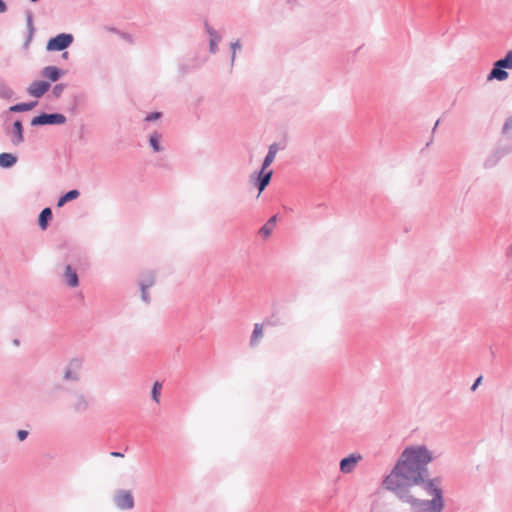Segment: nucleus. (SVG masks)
<instances>
[{"instance_id": "1", "label": "nucleus", "mask_w": 512, "mask_h": 512, "mask_svg": "<svg viewBox=\"0 0 512 512\" xmlns=\"http://www.w3.org/2000/svg\"><path fill=\"white\" fill-rule=\"evenodd\" d=\"M435 459L426 445L406 447L391 472L383 479L382 486L412 512H442L445 507L443 478L431 477L428 465Z\"/></svg>"}, {"instance_id": "2", "label": "nucleus", "mask_w": 512, "mask_h": 512, "mask_svg": "<svg viewBox=\"0 0 512 512\" xmlns=\"http://www.w3.org/2000/svg\"><path fill=\"white\" fill-rule=\"evenodd\" d=\"M67 121L65 115L61 113H46L42 112L31 120V126H44V125H63Z\"/></svg>"}, {"instance_id": "3", "label": "nucleus", "mask_w": 512, "mask_h": 512, "mask_svg": "<svg viewBox=\"0 0 512 512\" xmlns=\"http://www.w3.org/2000/svg\"><path fill=\"white\" fill-rule=\"evenodd\" d=\"M74 37L70 33H60L47 42V51H64L73 43Z\"/></svg>"}, {"instance_id": "4", "label": "nucleus", "mask_w": 512, "mask_h": 512, "mask_svg": "<svg viewBox=\"0 0 512 512\" xmlns=\"http://www.w3.org/2000/svg\"><path fill=\"white\" fill-rule=\"evenodd\" d=\"M115 506L120 510H131L134 508L135 502L132 493L128 490L119 489L115 491L113 496Z\"/></svg>"}, {"instance_id": "5", "label": "nucleus", "mask_w": 512, "mask_h": 512, "mask_svg": "<svg viewBox=\"0 0 512 512\" xmlns=\"http://www.w3.org/2000/svg\"><path fill=\"white\" fill-rule=\"evenodd\" d=\"M82 368V360L79 358H73L67 364L63 378L66 381L77 382L80 379V371Z\"/></svg>"}, {"instance_id": "6", "label": "nucleus", "mask_w": 512, "mask_h": 512, "mask_svg": "<svg viewBox=\"0 0 512 512\" xmlns=\"http://www.w3.org/2000/svg\"><path fill=\"white\" fill-rule=\"evenodd\" d=\"M255 175V178L253 176L251 177V181L253 182V185L258 189V193L260 194L269 185L273 176V170H266L261 168L258 172L255 173Z\"/></svg>"}, {"instance_id": "7", "label": "nucleus", "mask_w": 512, "mask_h": 512, "mask_svg": "<svg viewBox=\"0 0 512 512\" xmlns=\"http://www.w3.org/2000/svg\"><path fill=\"white\" fill-rule=\"evenodd\" d=\"M5 132L10 135V141L14 146H19L24 141V128L21 120H15L11 129L5 127Z\"/></svg>"}, {"instance_id": "8", "label": "nucleus", "mask_w": 512, "mask_h": 512, "mask_svg": "<svg viewBox=\"0 0 512 512\" xmlns=\"http://www.w3.org/2000/svg\"><path fill=\"white\" fill-rule=\"evenodd\" d=\"M206 59H200L198 57L186 58L179 62L178 67L181 75H186L198 68H200Z\"/></svg>"}, {"instance_id": "9", "label": "nucleus", "mask_w": 512, "mask_h": 512, "mask_svg": "<svg viewBox=\"0 0 512 512\" xmlns=\"http://www.w3.org/2000/svg\"><path fill=\"white\" fill-rule=\"evenodd\" d=\"M204 29L209 35V52L211 54H216L219 50L218 43L221 41L222 36L208 22L204 23Z\"/></svg>"}, {"instance_id": "10", "label": "nucleus", "mask_w": 512, "mask_h": 512, "mask_svg": "<svg viewBox=\"0 0 512 512\" xmlns=\"http://www.w3.org/2000/svg\"><path fill=\"white\" fill-rule=\"evenodd\" d=\"M508 76L509 74L506 71V67L503 66L499 60H497L496 62H494L493 67L487 76V80L504 81L508 78Z\"/></svg>"}, {"instance_id": "11", "label": "nucleus", "mask_w": 512, "mask_h": 512, "mask_svg": "<svg viewBox=\"0 0 512 512\" xmlns=\"http://www.w3.org/2000/svg\"><path fill=\"white\" fill-rule=\"evenodd\" d=\"M50 86V83L47 81H34L30 84L27 91L31 96L40 98L49 90Z\"/></svg>"}, {"instance_id": "12", "label": "nucleus", "mask_w": 512, "mask_h": 512, "mask_svg": "<svg viewBox=\"0 0 512 512\" xmlns=\"http://www.w3.org/2000/svg\"><path fill=\"white\" fill-rule=\"evenodd\" d=\"M264 325H275L270 319H266L263 323L254 324V329L250 338V346L255 347L258 345L260 339L263 336Z\"/></svg>"}, {"instance_id": "13", "label": "nucleus", "mask_w": 512, "mask_h": 512, "mask_svg": "<svg viewBox=\"0 0 512 512\" xmlns=\"http://www.w3.org/2000/svg\"><path fill=\"white\" fill-rule=\"evenodd\" d=\"M63 280L67 286L75 288L79 285V277L77 270L70 264L66 265Z\"/></svg>"}, {"instance_id": "14", "label": "nucleus", "mask_w": 512, "mask_h": 512, "mask_svg": "<svg viewBox=\"0 0 512 512\" xmlns=\"http://www.w3.org/2000/svg\"><path fill=\"white\" fill-rule=\"evenodd\" d=\"M508 153V151L497 149L488 155L483 163L484 168L490 169L495 167L499 161Z\"/></svg>"}, {"instance_id": "15", "label": "nucleus", "mask_w": 512, "mask_h": 512, "mask_svg": "<svg viewBox=\"0 0 512 512\" xmlns=\"http://www.w3.org/2000/svg\"><path fill=\"white\" fill-rule=\"evenodd\" d=\"M64 73V70L52 65L44 67L41 72L43 77L48 78L52 82L58 81Z\"/></svg>"}, {"instance_id": "16", "label": "nucleus", "mask_w": 512, "mask_h": 512, "mask_svg": "<svg viewBox=\"0 0 512 512\" xmlns=\"http://www.w3.org/2000/svg\"><path fill=\"white\" fill-rule=\"evenodd\" d=\"M282 147L280 146L279 143L277 142H274L272 143L269 148H268V152L262 162V165H261V168L262 169H266L268 170V167L272 164V162L274 161L275 157H276V154L279 150H281Z\"/></svg>"}, {"instance_id": "17", "label": "nucleus", "mask_w": 512, "mask_h": 512, "mask_svg": "<svg viewBox=\"0 0 512 512\" xmlns=\"http://www.w3.org/2000/svg\"><path fill=\"white\" fill-rule=\"evenodd\" d=\"M162 134L158 131H153L148 136V142L153 152L159 153L164 150V147L161 144Z\"/></svg>"}, {"instance_id": "18", "label": "nucleus", "mask_w": 512, "mask_h": 512, "mask_svg": "<svg viewBox=\"0 0 512 512\" xmlns=\"http://www.w3.org/2000/svg\"><path fill=\"white\" fill-rule=\"evenodd\" d=\"M53 213L50 207L44 208L38 216V225L42 230L47 229L50 221L52 220Z\"/></svg>"}, {"instance_id": "19", "label": "nucleus", "mask_w": 512, "mask_h": 512, "mask_svg": "<svg viewBox=\"0 0 512 512\" xmlns=\"http://www.w3.org/2000/svg\"><path fill=\"white\" fill-rule=\"evenodd\" d=\"M17 156L12 153H1L0 154V167L8 169L13 167L17 163Z\"/></svg>"}, {"instance_id": "20", "label": "nucleus", "mask_w": 512, "mask_h": 512, "mask_svg": "<svg viewBox=\"0 0 512 512\" xmlns=\"http://www.w3.org/2000/svg\"><path fill=\"white\" fill-rule=\"evenodd\" d=\"M37 104V101L21 102L10 106L8 111L15 113L26 112L32 110Z\"/></svg>"}, {"instance_id": "21", "label": "nucleus", "mask_w": 512, "mask_h": 512, "mask_svg": "<svg viewBox=\"0 0 512 512\" xmlns=\"http://www.w3.org/2000/svg\"><path fill=\"white\" fill-rule=\"evenodd\" d=\"M277 222V215H273L269 218V220L259 229V235L264 238H267L271 235L272 230Z\"/></svg>"}, {"instance_id": "22", "label": "nucleus", "mask_w": 512, "mask_h": 512, "mask_svg": "<svg viewBox=\"0 0 512 512\" xmlns=\"http://www.w3.org/2000/svg\"><path fill=\"white\" fill-rule=\"evenodd\" d=\"M80 195L79 191L77 189L69 190L68 192L64 193L62 196L59 197L57 201V206L62 207L67 202L75 200Z\"/></svg>"}, {"instance_id": "23", "label": "nucleus", "mask_w": 512, "mask_h": 512, "mask_svg": "<svg viewBox=\"0 0 512 512\" xmlns=\"http://www.w3.org/2000/svg\"><path fill=\"white\" fill-rule=\"evenodd\" d=\"M155 284V274L153 271H148L143 274H141L138 285L142 286L145 285V287L151 288Z\"/></svg>"}, {"instance_id": "24", "label": "nucleus", "mask_w": 512, "mask_h": 512, "mask_svg": "<svg viewBox=\"0 0 512 512\" xmlns=\"http://www.w3.org/2000/svg\"><path fill=\"white\" fill-rule=\"evenodd\" d=\"M88 406L89 402L83 394H79L76 396V401L73 404V409L75 410V412L82 413L87 410Z\"/></svg>"}, {"instance_id": "25", "label": "nucleus", "mask_w": 512, "mask_h": 512, "mask_svg": "<svg viewBox=\"0 0 512 512\" xmlns=\"http://www.w3.org/2000/svg\"><path fill=\"white\" fill-rule=\"evenodd\" d=\"M340 470L343 473H351L352 472V453L344 457L340 462Z\"/></svg>"}, {"instance_id": "26", "label": "nucleus", "mask_w": 512, "mask_h": 512, "mask_svg": "<svg viewBox=\"0 0 512 512\" xmlns=\"http://www.w3.org/2000/svg\"><path fill=\"white\" fill-rule=\"evenodd\" d=\"M241 48H242V44H241L240 40H236L230 44V49H231L230 66H231V68L234 66V62L236 59V53H237V51H240Z\"/></svg>"}, {"instance_id": "27", "label": "nucleus", "mask_w": 512, "mask_h": 512, "mask_svg": "<svg viewBox=\"0 0 512 512\" xmlns=\"http://www.w3.org/2000/svg\"><path fill=\"white\" fill-rule=\"evenodd\" d=\"M13 90L6 84L5 81L0 80V97L9 99L13 96Z\"/></svg>"}, {"instance_id": "28", "label": "nucleus", "mask_w": 512, "mask_h": 512, "mask_svg": "<svg viewBox=\"0 0 512 512\" xmlns=\"http://www.w3.org/2000/svg\"><path fill=\"white\" fill-rule=\"evenodd\" d=\"M161 390H162V384L159 381L154 382L152 389H151V398L156 403L160 402Z\"/></svg>"}, {"instance_id": "29", "label": "nucleus", "mask_w": 512, "mask_h": 512, "mask_svg": "<svg viewBox=\"0 0 512 512\" xmlns=\"http://www.w3.org/2000/svg\"><path fill=\"white\" fill-rule=\"evenodd\" d=\"M26 22H27V29L29 33V38H31L34 34V25H33V14L31 11L26 12Z\"/></svg>"}, {"instance_id": "30", "label": "nucleus", "mask_w": 512, "mask_h": 512, "mask_svg": "<svg viewBox=\"0 0 512 512\" xmlns=\"http://www.w3.org/2000/svg\"><path fill=\"white\" fill-rule=\"evenodd\" d=\"M499 61L506 67V69L512 70V50L508 51L503 58L499 59Z\"/></svg>"}, {"instance_id": "31", "label": "nucleus", "mask_w": 512, "mask_h": 512, "mask_svg": "<svg viewBox=\"0 0 512 512\" xmlns=\"http://www.w3.org/2000/svg\"><path fill=\"white\" fill-rule=\"evenodd\" d=\"M139 288H140V292H141L142 301L147 305L150 304L151 298H150V294L148 292L149 288L145 287V285L139 286Z\"/></svg>"}, {"instance_id": "32", "label": "nucleus", "mask_w": 512, "mask_h": 512, "mask_svg": "<svg viewBox=\"0 0 512 512\" xmlns=\"http://www.w3.org/2000/svg\"><path fill=\"white\" fill-rule=\"evenodd\" d=\"M65 88H66V85L64 83L54 85V87L52 89L53 96L56 98L60 97Z\"/></svg>"}, {"instance_id": "33", "label": "nucleus", "mask_w": 512, "mask_h": 512, "mask_svg": "<svg viewBox=\"0 0 512 512\" xmlns=\"http://www.w3.org/2000/svg\"><path fill=\"white\" fill-rule=\"evenodd\" d=\"M162 117V113L161 112H158V111H154V112H150L147 114V116L145 117V121L146 122H153V121H156L158 119H160Z\"/></svg>"}, {"instance_id": "34", "label": "nucleus", "mask_w": 512, "mask_h": 512, "mask_svg": "<svg viewBox=\"0 0 512 512\" xmlns=\"http://www.w3.org/2000/svg\"><path fill=\"white\" fill-rule=\"evenodd\" d=\"M512 130V116L508 117L503 125L502 132L506 133Z\"/></svg>"}, {"instance_id": "35", "label": "nucleus", "mask_w": 512, "mask_h": 512, "mask_svg": "<svg viewBox=\"0 0 512 512\" xmlns=\"http://www.w3.org/2000/svg\"><path fill=\"white\" fill-rule=\"evenodd\" d=\"M29 435V432L27 430H18L17 431V438L19 441H24Z\"/></svg>"}, {"instance_id": "36", "label": "nucleus", "mask_w": 512, "mask_h": 512, "mask_svg": "<svg viewBox=\"0 0 512 512\" xmlns=\"http://www.w3.org/2000/svg\"><path fill=\"white\" fill-rule=\"evenodd\" d=\"M482 382V376H479L473 383V385L471 386V391H475L477 389V387L481 384Z\"/></svg>"}, {"instance_id": "37", "label": "nucleus", "mask_w": 512, "mask_h": 512, "mask_svg": "<svg viewBox=\"0 0 512 512\" xmlns=\"http://www.w3.org/2000/svg\"><path fill=\"white\" fill-rule=\"evenodd\" d=\"M7 11V5L5 2H0V13H4Z\"/></svg>"}, {"instance_id": "38", "label": "nucleus", "mask_w": 512, "mask_h": 512, "mask_svg": "<svg viewBox=\"0 0 512 512\" xmlns=\"http://www.w3.org/2000/svg\"><path fill=\"white\" fill-rule=\"evenodd\" d=\"M112 457H124V454L121 452L113 451L110 453Z\"/></svg>"}, {"instance_id": "39", "label": "nucleus", "mask_w": 512, "mask_h": 512, "mask_svg": "<svg viewBox=\"0 0 512 512\" xmlns=\"http://www.w3.org/2000/svg\"><path fill=\"white\" fill-rule=\"evenodd\" d=\"M361 455L354 453V466L357 464L359 460H361Z\"/></svg>"}, {"instance_id": "40", "label": "nucleus", "mask_w": 512, "mask_h": 512, "mask_svg": "<svg viewBox=\"0 0 512 512\" xmlns=\"http://www.w3.org/2000/svg\"><path fill=\"white\" fill-rule=\"evenodd\" d=\"M506 256L508 258H512V245L508 248L507 252H506Z\"/></svg>"}, {"instance_id": "41", "label": "nucleus", "mask_w": 512, "mask_h": 512, "mask_svg": "<svg viewBox=\"0 0 512 512\" xmlns=\"http://www.w3.org/2000/svg\"><path fill=\"white\" fill-rule=\"evenodd\" d=\"M13 344H14L15 346H18V345L20 344V340H19V339H14V340H13Z\"/></svg>"}, {"instance_id": "42", "label": "nucleus", "mask_w": 512, "mask_h": 512, "mask_svg": "<svg viewBox=\"0 0 512 512\" xmlns=\"http://www.w3.org/2000/svg\"><path fill=\"white\" fill-rule=\"evenodd\" d=\"M62 57L66 59V58L68 57V52H64V53L62 54Z\"/></svg>"}, {"instance_id": "43", "label": "nucleus", "mask_w": 512, "mask_h": 512, "mask_svg": "<svg viewBox=\"0 0 512 512\" xmlns=\"http://www.w3.org/2000/svg\"><path fill=\"white\" fill-rule=\"evenodd\" d=\"M438 123H439V121L435 122V126H434L433 130H435V129H436V127H437Z\"/></svg>"}, {"instance_id": "44", "label": "nucleus", "mask_w": 512, "mask_h": 512, "mask_svg": "<svg viewBox=\"0 0 512 512\" xmlns=\"http://www.w3.org/2000/svg\"><path fill=\"white\" fill-rule=\"evenodd\" d=\"M0 2H4L3 0H0Z\"/></svg>"}, {"instance_id": "45", "label": "nucleus", "mask_w": 512, "mask_h": 512, "mask_svg": "<svg viewBox=\"0 0 512 512\" xmlns=\"http://www.w3.org/2000/svg\"><path fill=\"white\" fill-rule=\"evenodd\" d=\"M292 0H288V2H291Z\"/></svg>"}]
</instances>
